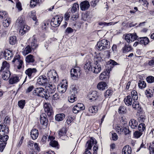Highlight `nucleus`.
<instances>
[{
  "label": "nucleus",
  "instance_id": "nucleus-1",
  "mask_svg": "<svg viewBox=\"0 0 154 154\" xmlns=\"http://www.w3.org/2000/svg\"><path fill=\"white\" fill-rule=\"evenodd\" d=\"M109 42L106 39H103L98 42L97 48L100 51L108 49L109 48Z\"/></svg>",
  "mask_w": 154,
  "mask_h": 154
},
{
  "label": "nucleus",
  "instance_id": "nucleus-2",
  "mask_svg": "<svg viewBox=\"0 0 154 154\" xmlns=\"http://www.w3.org/2000/svg\"><path fill=\"white\" fill-rule=\"evenodd\" d=\"M45 99H47L49 97H51L52 94L54 93L56 91V87L54 84H48L46 87Z\"/></svg>",
  "mask_w": 154,
  "mask_h": 154
},
{
  "label": "nucleus",
  "instance_id": "nucleus-3",
  "mask_svg": "<svg viewBox=\"0 0 154 154\" xmlns=\"http://www.w3.org/2000/svg\"><path fill=\"white\" fill-rule=\"evenodd\" d=\"M131 96L133 101L132 103L133 108L135 109L139 110L140 107L139 103L135 101L137 100L138 98L137 91L134 90L132 91L131 92Z\"/></svg>",
  "mask_w": 154,
  "mask_h": 154
},
{
  "label": "nucleus",
  "instance_id": "nucleus-4",
  "mask_svg": "<svg viewBox=\"0 0 154 154\" xmlns=\"http://www.w3.org/2000/svg\"><path fill=\"white\" fill-rule=\"evenodd\" d=\"M96 139L94 138L91 137L90 140H88L86 143L85 147L86 149L83 154H92L89 150L91 149L94 144H96Z\"/></svg>",
  "mask_w": 154,
  "mask_h": 154
},
{
  "label": "nucleus",
  "instance_id": "nucleus-5",
  "mask_svg": "<svg viewBox=\"0 0 154 154\" xmlns=\"http://www.w3.org/2000/svg\"><path fill=\"white\" fill-rule=\"evenodd\" d=\"M12 62L17 67L18 69H20L22 68L23 62L20 59V56L19 55H17L14 57Z\"/></svg>",
  "mask_w": 154,
  "mask_h": 154
},
{
  "label": "nucleus",
  "instance_id": "nucleus-6",
  "mask_svg": "<svg viewBox=\"0 0 154 154\" xmlns=\"http://www.w3.org/2000/svg\"><path fill=\"white\" fill-rule=\"evenodd\" d=\"M115 130L119 134H122L124 133L126 135L129 134L130 132L128 127H124L119 125H117L116 127Z\"/></svg>",
  "mask_w": 154,
  "mask_h": 154
},
{
  "label": "nucleus",
  "instance_id": "nucleus-7",
  "mask_svg": "<svg viewBox=\"0 0 154 154\" xmlns=\"http://www.w3.org/2000/svg\"><path fill=\"white\" fill-rule=\"evenodd\" d=\"M45 89L42 88H36L33 91V94L45 98L46 93L44 91Z\"/></svg>",
  "mask_w": 154,
  "mask_h": 154
},
{
  "label": "nucleus",
  "instance_id": "nucleus-8",
  "mask_svg": "<svg viewBox=\"0 0 154 154\" xmlns=\"http://www.w3.org/2000/svg\"><path fill=\"white\" fill-rule=\"evenodd\" d=\"M62 20V17L56 16L53 17L51 20V25L53 27L58 26L60 24Z\"/></svg>",
  "mask_w": 154,
  "mask_h": 154
},
{
  "label": "nucleus",
  "instance_id": "nucleus-9",
  "mask_svg": "<svg viewBox=\"0 0 154 154\" xmlns=\"http://www.w3.org/2000/svg\"><path fill=\"white\" fill-rule=\"evenodd\" d=\"M67 86V82L66 80L63 81L60 85H59L57 87V89L61 93H64L66 91Z\"/></svg>",
  "mask_w": 154,
  "mask_h": 154
},
{
  "label": "nucleus",
  "instance_id": "nucleus-10",
  "mask_svg": "<svg viewBox=\"0 0 154 154\" xmlns=\"http://www.w3.org/2000/svg\"><path fill=\"white\" fill-rule=\"evenodd\" d=\"M44 108L45 112L48 116H51L53 113L52 108L50 104L45 103L44 105Z\"/></svg>",
  "mask_w": 154,
  "mask_h": 154
},
{
  "label": "nucleus",
  "instance_id": "nucleus-11",
  "mask_svg": "<svg viewBox=\"0 0 154 154\" xmlns=\"http://www.w3.org/2000/svg\"><path fill=\"white\" fill-rule=\"evenodd\" d=\"M9 133L8 126L5 124L0 125V135L8 134Z\"/></svg>",
  "mask_w": 154,
  "mask_h": 154
},
{
  "label": "nucleus",
  "instance_id": "nucleus-12",
  "mask_svg": "<svg viewBox=\"0 0 154 154\" xmlns=\"http://www.w3.org/2000/svg\"><path fill=\"white\" fill-rule=\"evenodd\" d=\"M37 83L40 85H43L48 82V80L45 75H40L37 80Z\"/></svg>",
  "mask_w": 154,
  "mask_h": 154
},
{
  "label": "nucleus",
  "instance_id": "nucleus-13",
  "mask_svg": "<svg viewBox=\"0 0 154 154\" xmlns=\"http://www.w3.org/2000/svg\"><path fill=\"white\" fill-rule=\"evenodd\" d=\"M37 72L36 69L35 68H29L25 71V73L27 75L29 79L33 77Z\"/></svg>",
  "mask_w": 154,
  "mask_h": 154
},
{
  "label": "nucleus",
  "instance_id": "nucleus-14",
  "mask_svg": "<svg viewBox=\"0 0 154 154\" xmlns=\"http://www.w3.org/2000/svg\"><path fill=\"white\" fill-rule=\"evenodd\" d=\"M76 68L77 69H72L70 70L71 76L72 79H76L78 77V74L79 72V69L77 67Z\"/></svg>",
  "mask_w": 154,
  "mask_h": 154
},
{
  "label": "nucleus",
  "instance_id": "nucleus-15",
  "mask_svg": "<svg viewBox=\"0 0 154 154\" xmlns=\"http://www.w3.org/2000/svg\"><path fill=\"white\" fill-rule=\"evenodd\" d=\"M13 54L11 51L8 49L5 50L4 53L5 59L7 60H10L13 57Z\"/></svg>",
  "mask_w": 154,
  "mask_h": 154
},
{
  "label": "nucleus",
  "instance_id": "nucleus-16",
  "mask_svg": "<svg viewBox=\"0 0 154 154\" xmlns=\"http://www.w3.org/2000/svg\"><path fill=\"white\" fill-rule=\"evenodd\" d=\"M54 139L55 138L52 136H49L48 137V140L50 141L49 145L52 147H57L58 146V142L57 141L54 140Z\"/></svg>",
  "mask_w": 154,
  "mask_h": 154
},
{
  "label": "nucleus",
  "instance_id": "nucleus-17",
  "mask_svg": "<svg viewBox=\"0 0 154 154\" xmlns=\"http://www.w3.org/2000/svg\"><path fill=\"white\" fill-rule=\"evenodd\" d=\"M2 77L4 80H8L11 76V74L8 69L5 70L2 72Z\"/></svg>",
  "mask_w": 154,
  "mask_h": 154
},
{
  "label": "nucleus",
  "instance_id": "nucleus-18",
  "mask_svg": "<svg viewBox=\"0 0 154 154\" xmlns=\"http://www.w3.org/2000/svg\"><path fill=\"white\" fill-rule=\"evenodd\" d=\"M80 6L81 10L85 11L88 8L90 4L88 1H85L81 3Z\"/></svg>",
  "mask_w": 154,
  "mask_h": 154
},
{
  "label": "nucleus",
  "instance_id": "nucleus-19",
  "mask_svg": "<svg viewBox=\"0 0 154 154\" xmlns=\"http://www.w3.org/2000/svg\"><path fill=\"white\" fill-rule=\"evenodd\" d=\"M19 33L21 35H23L28 32L30 29V27L26 24L20 27Z\"/></svg>",
  "mask_w": 154,
  "mask_h": 154
},
{
  "label": "nucleus",
  "instance_id": "nucleus-20",
  "mask_svg": "<svg viewBox=\"0 0 154 154\" xmlns=\"http://www.w3.org/2000/svg\"><path fill=\"white\" fill-rule=\"evenodd\" d=\"M45 116L46 115L45 114H42L40 116V123L45 126H46L48 123V120L46 119Z\"/></svg>",
  "mask_w": 154,
  "mask_h": 154
},
{
  "label": "nucleus",
  "instance_id": "nucleus-21",
  "mask_svg": "<svg viewBox=\"0 0 154 154\" xmlns=\"http://www.w3.org/2000/svg\"><path fill=\"white\" fill-rule=\"evenodd\" d=\"M30 134L32 139L35 140L37 138L39 134L38 130L36 129L33 128L31 131Z\"/></svg>",
  "mask_w": 154,
  "mask_h": 154
},
{
  "label": "nucleus",
  "instance_id": "nucleus-22",
  "mask_svg": "<svg viewBox=\"0 0 154 154\" xmlns=\"http://www.w3.org/2000/svg\"><path fill=\"white\" fill-rule=\"evenodd\" d=\"M16 24L19 27H21L25 24L24 17H19L16 21Z\"/></svg>",
  "mask_w": 154,
  "mask_h": 154
},
{
  "label": "nucleus",
  "instance_id": "nucleus-23",
  "mask_svg": "<svg viewBox=\"0 0 154 154\" xmlns=\"http://www.w3.org/2000/svg\"><path fill=\"white\" fill-rule=\"evenodd\" d=\"M137 40L140 42V44H143L144 45H146L149 42V38L146 37L139 38Z\"/></svg>",
  "mask_w": 154,
  "mask_h": 154
},
{
  "label": "nucleus",
  "instance_id": "nucleus-24",
  "mask_svg": "<svg viewBox=\"0 0 154 154\" xmlns=\"http://www.w3.org/2000/svg\"><path fill=\"white\" fill-rule=\"evenodd\" d=\"M101 70L100 65L98 63H97L94 67H92L91 72L97 74L99 73Z\"/></svg>",
  "mask_w": 154,
  "mask_h": 154
},
{
  "label": "nucleus",
  "instance_id": "nucleus-25",
  "mask_svg": "<svg viewBox=\"0 0 154 154\" xmlns=\"http://www.w3.org/2000/svg\"><path fill=\"white\" fill-rule=\"evenodd\" d=\"M122 153V154H131V147L128 145H126L123 148Z\"/></svg>",
  "mask_w": 154,
  "mask_h": 154
},
{
  "label": "nucleus",
  "instance_id": "nucleus-26",
  "mask_svg": "<svg viewBox=\"0 0 154 154\" xmlns=\"http://www.w3.org/2000/svg\"><path fill=\"white\" fill-rule=\"evenodd\" d=\"M125 104L127 106H131L133 100L132 97L128 95L124 99Z\"/></svg>",
  "mask_w": 154,
  "mask_h": 154
},
{
  "label": "nucleus",
  "instance_id": "nucleus-27",
  "mask_svg": "<svg viewBox=\"0 0 154 154\" xmlns=\"http://www.w3.org/2000/svg\"><path fill=\"white\" fill-rule=\"evenodd\" d=\"M106 83L104 82H102L99 83L97 85V88L100 90H104L107 88Z\"/></svg>",
  "mask_w": 154,
  "mask_h": 154
},
{
  "label": "nucleus",
  "instance_id": "nucleus-28",
  "mask_svg": "<svg viewBox=\"0 0 154 154\" xmlns=\"http://www.w3.org/2000/svg\"><path fill=\"white\" fill-rule=\"evenodd\" d=\"M88 97L91 101L95 100L98 97L97 92L96 91H93L91 94L88 95Z\"/></svg>",
  "mask_w": 154,
  "mask_h": 154
},
{
  "label": "nucleus",
  "instance_id": "nucleus-29",
  "mask_svg": "<svg viewBox=\"0 0 154 154\" xmlns=\"http://www.w3.org/2000/svg\"><path fill=\"white\" fill-rule=\"evenodd\" d=\"M19 81V77L16 75L12 76L9 80L10 84H13L16 83Z\"/></svg>",
  "mask_w": 154,
  "mask_h": 154
},
{
  "label": "nucleus",
  "instance_id": "nucleus-30",
  "mask_svg": "<svg viewBox=\"0 0 154 154\" xmlns=\"http://www.w3.org/2000/svg\"><path fill=\"white\" fill-rule=\"evenodd\" d=\"M47 75L50 78H53V79H55L56 78V76L57 75L54 70H50L47 73Z\"/></svg>",
  "mask_w": 154,
  "mask_h": 154
},
{
  "label": "nucleus",
  "instance_id": "nucleus-31",
  "mask_svg": "<svg viewBox=\"0 0 154 154\" xmlns=\"http://www.w3.org/2000/svg\"><path fill=\"white\" fill-rule=\"evenodd\" d=\"M129 125L131 128L135 129L138 125L137 122L134 119H131L129 122Z\"/></svg>",
  "mask_w": 154,
  "mask_h": 154
},
{
  "label": "nucleus",
  "instance_id": "nucleus-32",
  "mask_svg": "<svg viewBox=\"0 0 154 154\" xmlns=\"http://www.w3.org/2000/svg\"><path fill=\"white\" fill-rule=\"evenodd\" d=\"M9 67L10 65L9 63H8L7 62L5 61L2 63V66L1 67L0 71L2 72V71L4 70H9Z\"/></svg>",
  "mask_w": 154,
  "mask_h": 154
},
{
  "label": "nucleus",
  "instance_id": "nucleus-33",
  "mask_svg": "<svg viewBox=\"0 0 154 154\" xmlns=\"http://www.w3.org/2000/svg\"><path fill=\"white\" fill-rule=\"evenodd\" d=\"M65 117V115L63 113H60L57 114L55 116V119L57 121L63 120Z\"/></svg>",
  "mask_w": 154,
  "mask_h": 154
},
{
  "label": "nucleus",
  "instance_id": "nucleus-34",
  "mask_svg": "<svg viewBox=\"0 0 154 154\" xmlns=\"http://www.w3.org/2000/svg\"><path fill=\"white\" fill-rule=\"evenodd\" d=\"M98 110V107L96 106H90L88 109V110L90 112L94 114L97 112Z\"/></svg>",
  "mask_w": 154,
  "mask_h": 154
},
{
  "label": "nucleus",
  "instance_id": "nucleus-35",
  "mask_svg": "<svg viewBox=\"0 0 154 154\" xmlns=\"http://www.w3.org/2000/svg\"><path fill=\"white\" fill-rule=\"evenodd\" d=\"M26 61L27 63L34 62L35 61L34 56L31 54L28 55L26 57Z\"/></svg>",
  "mask_w": 154,
  "mask_h": 154
},
{
  "label": "nucleus",
  "instance_id": "nucleus-36",
  "mask_svg": "<svg viewBox=\"0 0 154 154\" xmlns=\"http://www.w3.org/2000/svg\"><path fill=\"white\" fill-rule=\"evenodd\" d=\"M92 67L91 66V63L90 62H87L84 66V69L86 71H91Z\"/></svg>",
  "mask_w": 154,
  "mask_h": 154
},
{
  "label": "nucleus",
  "instance_id": "nucleus-37",
  "mask_svg": "<svg viewBox=\"0 0 154 154\" xmlns=\"http://www.w3.org/2000/svg\"><path fill=\"white\" fill-rule=\"evenodd\" d=\"M132 49V48L130 45H125L124 47L122 49L123 52L124 53L131 51Z\"/></svg>",
  "mask_w": 154,
  "mask_h": 154
},
{
  "label": "nucleus",
  "instance_id": "nucleus-38",
  "mask_svg": "<svg viewBox=\"0 0 154 154\" xmlns=\"http://www.w3.org/2000/svg\"><path fill=\"white\" fill-rule=\"evenodd\" d=\"M17 38L15 36H11L9 39V42L11 45H15L17 42Z\"/></svg>",
  "mask_w": 154,
  "mask_h": 154
},
{
  "label": "nucleus",
  "instance_id": "nucleus-39",
  "mask_svg": "<svg viewBox=\"0 0 154 154\" xmlns=\"http://www.w3.org/2000/svg\"><path fill=\"white\" fill-rule=\"evenodd\" d=\"M32 48L30 46V45L27 46L25 48L23 51V54L25 55L29 53H30L32 51Z\"/></svg>",
  "mask_w": 154,
  "mask_h": 154
},
{
  "label": "nucleus",
  "instance_id": "nucleus-40",
  "mask_svg": "<svg viewBox=\"0 0 154 154\" xmlns=\"http://www.w3.org/2000/svg\"><path fill=\"white\" fill-rule=\"evenodd\" d=\"M11 19L9 18L3 20L2 23L4 26L5 27L8 26L11 23Z\"/></svg>",
  "mask_w": 154,
  "mask_h": 154
},
{
  "label": "nucleus",
  "instance_id": "nucleus-41",
  "mask_svg": "<svg viewBox=\"0 0 154 154\" xmlns=\"http://www.w3.org/2000/svg\"><path fill=\"white\" fill-rule=\"evenodd\" d=\"M0 18L3 20L8 18V14L5 11H0Z\"/></svg>",
  "mask_w": 154,
  "mask_h": 154
},
{
  "label": "nucleus",
  "instance_id": "nucleus-42",
  "mask_svg": "<svg viewBox=\"0 0 154 154\" xmlns=\"http://www.w3.org/2000/svg\"><path fill=\"white\" fill-rule=\"evenodd\" d=\"M8 139V136L7 134L0 135V141L6 142Z\"/></svg>",
  "mask_w": 154,
  "mask_h": 154
},
{
  "label": "nucleus",
  "instance_id": "nucleus-43",
  "mask_svg": "<svg viewBox=\"0 0 154 154\" xmlns=\"http://www.w3.org/2000/svg\"><path fill=\"white\" fill-rule=\"evenodd\" d=\"M138 86L140 88L143 89L146 87V84L144 81L141 80L138 82Z\"/></svg>",
  "mask_w": 154,
  "mask_h": 154
},
{
  "label": "nucleus",
  "instance_id": "nucleus-44",
  "mask_svg": "<svg viewBox=\"0 0 154 154\" xmlns=\"http://www.w3.org/2000/svg\"><path fill=\"white\" fill-rule=\"evenodd\" d=\"M41 0H31L30 3V6L31 7H35L37 4L40 3Z\"/></svg>",
  "mask_w": 154,
  "mask_h": 154
},
{
  "label": "nucleus",
  "instance_id": "nucleus-45",
  "mask_svg": "<svg viewBox=\"0 0 154 154\" xmlns=\"http://www.w3.org/2000/svg\"><path fill=\"white\" fill-rule=\"evenodd\" d=\"M32 42L31 43V47L32 49H35L38 46L37 43V41L34 38H33Z\"/></svg>",
  "mask_w": 154,
  "mask_h": 154
},
{
  "label": "nucleus",
  "instance_id": "nucleus-46",
  "mask_svg": "<svg viewBox=\"0 0 154 154\" xmlns=\"http://www.w3.org/2000/svg\"><path fill=\"white\" fill-rule=\"evenodd\" d=\"M66 129L65 128H63L59 131V135L60 136L65 135L66 132Z\"/></svg>",
  "mask_w": 154,
  "mask_h": 154
},
{
  "label": "nucleus",
  "instance_id": "nucleus-47",
  "mask_svg": "<svg viewBox=\"0 0 154 154\" xmlns=\"http://www.w3.org/2000/svg\"><path fill=\"white\" fill-rule=\"evenodd\" d=\"M145 93L148 98L151 97L153 96V92L149 89L146 90L145 91Z\"/></svg>",
  "mask_w": 154,
  "mask_h": 154
},
{
  "label": "nucleus",
  "instance_id": "nucleus-48",
  "mask_svg": "<svg viewBox=\"0 0 154 154\" xmlns=\"http://www.w3.org/2000/svg\"><path fill=\"white\" fill-rule=\"evenodd\" d=\"M79 8V5L78 4L76 3L73 4L71 10L72 13H75L77 10V9Z\"/></svg>",
  "mask_w": 154,
  "mask_h": 154
},
{
  "label": "nucleus",
  "instance_id": "nucleus-49",
  "mask_svg": "<svg viewBox=\"0 0 154 154\" xmlns=\"http://www.w3.org/2000/svg\"><path fill=\"white\" fill-rule=\"evenodd\" d=\"M77 108L80 111L85 109V107L84 104L82 103H78L76 105H75Z\"/></svg>",
  "mask_w": 154,
  "mask_h": 154
},
{
  "label": "nucleus",
  "instance_id": "nucleus-50",
  "mask_svg": "<svg viewBox=\"0 0 154 154\" xmlns=\"http://www.w3.org/2000/svg\"><path fill=\"white\" fill-rule=\"evenodd\" d=\"M118 112L119 113L124 114L126 112V109L125 107L123 106H120L118 109Z\"/></svg>",
  "mask_w": 154,
  "mask_h": 154
},
{
  "label": "nucleus",
  "instance_id": "nucleus-51",
  "mask_svg": "<svg viewBox=\"0 0 154 154\" xmlns=\"http://www.w3.org/2000/svg\"><path fill=\"white\" fill-rule=\"evenodd\" d=\"M90 16L88 14H84L82 15V19L84 21H88L89 20Z\"/></svg>",
  "mask_w": 154,
  "mask_h": 154
},
{
  "label": "nucleus",
  "instance_id": "nucleus-52",
  "mask_svg": "<svg viewBox=\"0 0 154 154\" xmlns=\"http://www.w3.org/2000/svg\"><path fill=\"white\" fill-rule=\"evenodd\" d=\"M138 129L139 131L143 132L145 129V125L144 123L140 124L138 126Z\"/></svg>",
  "mask_w": 154,
  "mask_h": 154
},
{
  "label": "nucleus",
  "instance_id": "nucleus-53",
  "mask_svg": "<svg viewBox=\"0 0 154 154\" xmlns=\"http://www.w3.org/2000/svg\"><path fill=\"white\" fill-rule=\"evenodd\" d=\"M131 34H127L125 37V39L128 43H130L131 42Z\"/></svg>",
  "mask_w": 154,
  "mask_h": 154
},
{
  "label": "nucleus",
  "instance_id": "nucleus-54",
  "mask_svg": "<svg viewBox=\"0 0 154 154\" xmlns=\"http://www.w3.org/2000/svg\"><path fill=\"white\" fill-rule=\"evenodd\" d=\"M142 132L140 131H136L134 133V136L135 138H139L142 134Z\"/></svg>",
  "mask_w": 154,
  "mask_h": 154
},
{
  "label": "nucleus",
  "instance_id": "nucleus-55",
  "mask_svg": "<svg viewBox=\"0 0 154 154\" xmlns=\"http://www.w3.org/2000/svg\"><path fill=\"white\" fill-rule=\"evenodd\" d=\"M35 15V11H32L31 12V14L30 15V17L35 21H36L37 20V18Z\"/></svg>",
  "mask_w": 154,
  "mask_h": 154
},
{
  "label": "nucleus",
  "instance_id": "nucleus-56",
  "mask_svg": "<svg viewBox=\"0 0 154 154\" xmlns=\"http://www.w3.org/2000/svg\"><path fill=\"white\" fill-rule=\"evenodd\" d=\"M147 82L149 83H151L154 82V77L152 76H149L146 78Z\"/></svg>",
  "mask_w": 154,
  "mask_h": 154
},
{
  "label": "nucleus",
  "instance_id": "nucleus-57",
  "mask_svg": "<svg viewBox=\"0 0 154 154\" xmlns=\"http://www.w3.org/2000/svg\"><path fill=\"white\" fill-rule=\"evenodd\" d=\"M107 73L106 72H103L100 74V80H103L106 78Z\"/></svg>",
  "mask_w": 154,
  "mask_h": 154
},
{
  "label": "nucleus",
  "instance_id": "nucleus-58",
  "mask_svg": "<svg viewBox=\"0 0 154 154\" xmlns=\"http://www.w3.org/2000/svg\"><path fill=\"white\" fill-rule=\"evenodd\" d=\"M25 104V101L24 100H22L18 102V105L19 106L21 109H23Z\"/></svg>",
  "mask_w": 154,
  "mask_h": 154
},
{
  "label": "nucleus",
  "instance_id": "nucleus-59",
  "mask_svg": "<svg viewBox=\"0 0 154 154\" xmlns=\"http://www.w3.org/2000/svg\"><path fill=\"white\" fill-rule=\"evenodd\" d=\"M112 91L110 89H108L105 93L104 96L106 98L108 97L109 96H111L112 93Z\"/></svg>",
  "mask_w": 154,
  "mask_h": 154
},
{
  "label": "nucleus",
  "instance_id": "nucleus-60",
  "mask_svg": "<svg viewBox=\"0 0 154 154\" xmlns=\"http://www.w3.org/2000/svg\"><path fill=\"white\" fill-rule=\"evenodd\" d=\"M7 144L6 142L2 143L0 144V151L2 152L3 151L6 145Z\"/></svg>",
  "mask_w": 154,
  "mask_h": 154
},
{
  "label": "nucleus",
  "instance_id": "nucleus-61",
  "mask_svg": "<svg viewBox=\"0 0 154 154\" xmlns=\"http://www.w3.org/2000/svg\"><path fill=\"white\" fill-rule=\"evenodd\" d=\"M76 99L75 95H73L72 94L71 96L69 97V101L70 103H73L75 101V99Z\"/></svg>",
  "mask_w": 154,
  "mask_h": 154
},
{
  "label": "nucleus",
  "instance_id": "nucleus-62",
  "mask_svg": "<svg viewBox=\"0 0 154 154\" xmlns=\"http://www.w3.org/2000/svg\"><path fill=\"white\" fill-rule=\"evenodd\" d=\"M71 13L70 12H66L64 14V19L65 20L67 21L69 20L70 16Z\"/></svg>",
  "mask_w": 154,
  "mask_h": 154
},
{
  "label": "nucleus",
  "instance_id": "nucleus-63",
  "mask_svg": "<svg viewBox=\"0 0 154 154\" xmlns=\"http://www.w3.org/2000/svg\"><path fill=\"white\" fill-rule=\"evenodd\" d=\"M73 32V29L70 27H67L65 31V33L66 34L71 33Z\"/></svg>",
  "mask_w": 154,
  "mask_h": 154
},
{
  "label": "nucleus",
  "instance_id": "nucleus-64",
  "mask_svg": "<svg viewBox=\"0 0 154 154\" xmlns=\"http://www.w3.org/2000/svg\"><path fill=\"white\" fill-rule=\"evenodd\" d=\"M74 118L71 116H69L67 119V122L68 124L70 123L74 120Z\"/></svg>",
  "mask_w": 154,
  "mask_h": 154
}]
</instances>
